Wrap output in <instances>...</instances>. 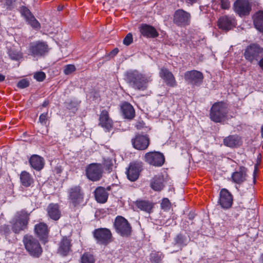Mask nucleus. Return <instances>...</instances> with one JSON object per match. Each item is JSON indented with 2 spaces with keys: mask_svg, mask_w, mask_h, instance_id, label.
Masks as SVG:
<instances>
[{
  "mask_svg": "<svg viewBox=\"0 0 263 263\" xmlns=\"http://www.w3.org/2000/svg\"><path fill=\"white\" fill-rule=\"evenodd\" d=\"M125 80L130 87L143 91L147 89L148 83L153 79L151 74H145L137 70H130L125 72Z\"/></svg>",
  "mask_w": 263,
  "mask_h": 263,
  "instance_id": "1",
  "label": "nucleus"
},
{
  "mask_svg": "<svg viewBox=\"0 0 263 263\" xmlns=\"http://www.w3.org/2000/svg\"><path fill=\"white\" fill-rule=\"evenodd\" d=\"M203 78L202 73L196 70L187 71L184 73L185 81L194 86H200L202 83Z\"/></svg>",
  "mask_w": 263,
  "mask_h": 263,
  "instance_id": "14",
  "label": "nucleus"
},
{
  "mask_svg": "<svg viewBox=\"0 0 263 263\" xmlns=\"http://www.w3.org/2000/svg\"><path fill=\"white\" fill-rule=\"evenodd\" d=\"M81 263H95V259L93 255L85 253L81 257Z\"/></svg>",
  "mask_w": 263,
  "mask_h": 263,
  "instance_id": "38",
  "label": "nucleus"
},
{
  "mask_svg": "<svg viewBox=\"0 0 263 263\" xmlns=\"http://www.w3.org/2000/svg\"><path fill=\"white\" fill-rule=\"evenodd\" d=\"M228 111V105L227 103L223 102L215 103L211 108L210 118L215 122H221L226 117Z\"/></svg>",
  "mask_w": 263,
  "mask_h": 263,
  "instance_id": "3",
  "label": "nucleus"
},
{
  "mask_svg": "<svg viewBox=\"0 0 263 263\" xmlns=\"http://www.w3.org/2000/svg\"><path fill=\"white\" fill-rule=\"evenodd\" d=\"M141 165L139 163H132L126 171L128 179L132 181H136L139 177L141 171Z\"/></svg>",
  "mask_w": 263,
  "mask_h": 263,
  "instance_id": "21",
  "label": "nucleus"
},
{
  "mask_svg": "<svg viewBox=\"0 0 263 263\" xmlns=\"http://www.w3.org/2000/svg\"><path fill=\"white\" fill-rule=\"evenodd\" d=\"M48 112L42 114L39 117V122L44 125H46L48 120Z\"/></svg>",
  "mask_w": 263,
  "mask_h": 263,
  "instance_id": "43",
  "label": "nucleus"
},
{
  "mask_svg": "<svg viewBox=\"0 0 263 263\" xmlns=\"http://www.w3.org/2000/svg\"><path fill=\"white\" fill-rule=\"evenodd\" d=\"M47 212L49 217L54 220H58L61 217V213L58 204H49L47 207Z\"/></svg>",
  "mask_w": 263,
  "mask_h": 263,
  "instance_id": "27",
  "label": "nucleus"
},
{
  "mask_svg": "<svg viewBox=\"0 0 263 263\" xmlns=\"http://www.w3.org/2000/svg\"><path fill=\"white\" fill-rule=\"evenodd\" d=\"M164 179L162 176H155L151 183V187L156 191H160L163 188Z\"/></svg>",
  "mask_w": 263,
  "mask_h": 263,
  "instance_id": "31",
  "label": "nucleus"
},
{
  "mask_svg": "<svg viewBox=\"0 0 263 263\" xmlns=\"http://www.w3.org/2000/svg\"><path fill=\"white\" fill-rule=\"evenodd\" d=\"M149 138L147 135L137 134L132 139L133 147L138 150L143 151L146 149L149 145Z\"/></svg>",
  "mask_w": 263,
  "mask_h": 263,
  "instance_id": "15",
  "label": "nucleus"
},
{
  "mask_svg": "<svg viewBox=\"0 0 263 263\" xmlns=\"http://www.w3.org/2000/svg\"><path fill=\"white\" fill-rule=\"evenodd\" d=\"M93 236L97 243L107 246L112 241V235L110 230L107 228H98L93 232Z\"/></svg>",
  "mask_w": 263,
  "mask_h": 263,
  "instance_id": "9",
  "label": "nucleus"
},
{
  "mask_svg": "<svg viewBox=\"0 0 263 263\" xmlns=\"http://www.w3.org/2000/svg\"><path fill=\"white\" fill-rule=\"evenodd\" d=\"M69 202L76 208L80 205L84 201V194L80 186H74L68 190Z\"/></svg>",
  "mask_w": 263,
  "mask_h": 263,
  "instance_id": "10",
  "label": "nucleus"
},
{
  "mask_svg": "<svg viewBox=\"0 0 263 263\" xmlns=\"http://www.w3.org/2000/svg\"><path fill=\"white\" fill-rule=\"evenodd\" d=\"M233 202L232 196L226 189L221 190L219 194V203L222 208L228 209L231 206Z\"/></svg>",
  "mask_w": 263,
  "mask_h": 263,
  "instance_id": "18",
  "label": "nucleus"
},
{
  "mask_svg": "<svg viewBox=\"0 0 263 263\" xmlns=\"http://www.w3.org/2000/svg\"><path fill=\"white\" fill-rule=\"evenodd\" d=\"M71 251V241L67 237L62 238L59 243L58 253L63 256H67Z\"/></svg>",
  "mask_w": 263,
  "mask_h": 263,
  "instance_id": "26",
  "label": "nucleus"
},
{
  "mask_svg": "<svg viewBox=\"0 0 263 263\" xmlns=\"http://www.w3.org/2000/svg\"><path fill=\"white\" fill-rule=\"evenodd\" d=\"M15 0H5V4L7 6V9H12L14 7Z\"/></svg>",
  "mask_w": 263,
  "mask_h": 263,
  "instance_id": "47",
  "label": "nucleus"
},
{
  "mask_svg": "<svg viewBox=\"0 0 263 263\" xmlns=\"http://www.w3.org/2000/svg\"><path fill=\"white\" fill-rule=\"evenodd\" d=\"M114 227L116 232L122 237H127L131 235L132 228L128 221L121 216H118L114 221Z\"/></svg>",
  "mask_w": 263,
  "mask_h": 263,
  "instance_id": "5",
  "label": "nucleus"
},
{
  "mask_svg": "<svg viewBox=\"0 0 263 263\" xmlns=\"http://www.w3.org/2000/svg\"><path fill=\"white\" fill-rule=\"evenodd\" d=\"M1 231L4 233V235L7 236L10 233V229L8 225H3L2 226Z\"/></svg>",
  "mask_w": 263,
  "mask_h": 263,
  "instance_id": "46",
  "label": "nucleus"
},
{
  "mask_svg": "<svg viewBox=\"0 0 263 263\" xmlns=\"http://www.w3.org/2000/svg\"><path fill=\"white\" fill-rule=\"evenodd\" d=\"M29 82L26 79H22L20 80L17 84V87L23 89L28 87Z\"/></svg>",
  "mask_w": 263,
  "mask_h": 263,
  "instance_id": "41",
  "label": "nucleus"
},
{
  "mask_svg": "<svg viewBox=\"0 0 263 263\" xmlns=\"http://www.w3.org/2000/svg\"><path fill=\"white\" fill-rule=\"evenodd\" d=\"M34 231L35 234L41 240L44 242L46 241L49 232L48 226L46 224L41 222L36 224L35 226Z\"/></svg>",
  "mask_w": 263,
  "mask_h": 263,
  "instance_id": "22",
  "label": "nucleus"
},
{
  "mask_svg": "<svg viewBox=\"0 0 263 263\" xmlns=\"http://www.w3.org/2000/svg\"><path fill=\"white\" fill-rule=\"evenodd\" d=\"M233 9L239 16L248 15L252 10V4L249 0H236L233 5Z\"/></svg>",
  "mask_w": 263,
  "mask_h": 263,
  "instance_id": "12",
  "label": "nucleus"
},
{
  "mask_svg": "<svg viewBox=\"0 0 263 263\" xmlns=\"http://www.w3.org/2000/svg\"><path fill=\"white\" fill-rule=\"evenodd\" d=\"M263 53V48L258 44L252 43L247 47L245 50V59L251 63L257 62Z\"/></svg>",
  "mask_w": 263,
  "mask_h": 263,
  "instance_id": "8",
  "label": "nucleus"
},
{
  "mask_svg": "<svg viewBox=\"0 0 263 263\" xmlns=\"http://www.w3.org/2000/svg\"><path fill=\"white\" fill-rule=\"evenodd\" d=\"M121 110L125 118L132 119L135 117V110L129 103H123L121 106Z\"/></svg>",
  "mask_w": 263,
  "mask_h": 263,
  "instance_id": "28",
  "label": "nucleus"
},
{
  "mask_svg": "<svg viewBox=\"0 0 263 263\" xmlns=\"http://www.w3.org/2000/svg\"><path fill=\"white\" fill-rule=\"evenodd\" d=\"M189 218L190 219H192L193 218V216L192 215L190 214L189 215Z\"/></svg>",
  "mask_w": 263,
  "mask_h": 263,
  "instance_id": "59",
  "label": "nucleus"
},
{
  "mask_svg": "<svg viewBox=\"0 0 263 263\" xmlns=\"http://www.w3.org/2000/svg\"><path fill=\"white\" fill-rule=\"evenodd\" d=\"M61 168H57V172L58 173H61Z\"/></svg>",
  "mask_w": 263,
  "mask_h": 263,
  "instance_id": "57",
  "label": "nucleus"
},
{
  "mask_svg": "<svg viewBox=\"0 0 263 263\" xmlns=\"http://www.w3.org/2000/svg\"><path fill=\"white\" fill-rule=\"evenodd\" d=\"M104 165L106 169L108 171H110L112 169V163L111 160H107L105 161Z\"/></svg>",
  "mask_w": 263,
  "mask_h": 263,
  "instance_id": "48",
  "label": "nucleus"
},
{
  "mask_svg": "<svg viewBox=\"0 0 263 263\" xmlns=\"http://www.w3.org/2000/svg\"><path fill=\"white\" fill-rule=\"evenodd\" d=\"M76 69V68L74 65H67L64 67V72L65 74L68 75L74 72Z\"/></svg>",
  "mask_w": 263,
  "mask_h": 263,
  "instance_id": "39",
  "label": "nucleus"
},
{
  "mask_svg": "<svg viewBox=\"0 0 263 263\" xmlns=\"http://www.w3.org/2000/svg\"><path fill=\"white\" fill-rule=\"evenodd\" d=\"M191 20V14L181 9L175 11L173 15V22L178 26H188L190 24Z\"/></svg>",
  "mask_w": 263,
  "mask_h": 263,
  "instance_id": "11",
  "label": "nucleus"
},
{
  "mask_svg": "<svg viewBox=\"0 0 263 263\" xmlns=\"http://www.w3.org/2000/svg\"><path fill=\"white\" fill-rule=\"evenodd\" d=\"M136 127H137V128L138 129H140L141 128H143V122H138L137 125H136Z\"/></svg>",
  "mask_w": 263,
  "mask_h": 263,
  "instance_id": "50",
  "label": "nucleus"
},
{
  "mask_svg": "<svg viewBox=\"0 0 263 263\" xmlns=\"http://www.w3.org/2000/svg\"><path fill=\"white\" fill-rule=\"evenodd\" d=\"M160 77L164 80L166 84L171 87L176 86L177 82L173 73L165 68L161 69Z\"/></svg>",
  "mask_w": 263,
  "mask_h": 263,
  "instance_id": "19",
  "label": "nucleus"
},
{
  "mask_svg": "<svg viewBox=\"0 0 263 263\" xmlns=\"http://www.w3.org/2000/svg\"><path fill=\"white\" fill-rule=\"evenodd\" d=\"M133 42V35L131 33H128L124 37L123 43L126 46L129 45Z\"/></svg>",
  "mask_w": 263,
  "mask_h": 263,
  "instance_id": "42",
  "label": "nucleus"
},
{
  "mask_svg": "<svg viewBox=\"0 0 263 263\" xmlns=\"http://www.w3.org/2000/svg\"><path fill=\"white\" fill-rule=\"evenodd\" d=\"M46 78L45 73L43 71L37 72L34 74V78L37 81L42 82L45 80Z\"/></svg>",
  "mask_w": 263,
  "mask_h": 263,
  "instance_id": "40",
  "label": "nucleus"
},
{
  "mask_svg": "<svg viewBox=\"0 0 263 263\" xmlns=\"http://www.w3.org/2000/svg\"><path fill=\"white\" fill-rule=\"evenodd\" d=\"M252 19L255 28L263 33V11L256 12L252 16Z\"/></svg>",
  "mask_w": 263,
  "mask_h": 263,
  "instance_id": "25",
  "label": "nucleus"
},
{
  "mask_svg": "<svg viewBox=\"0 0 263 263\" xmlns=\"http://www.w3.org/2000/svg\"><path fill=\"white\" fill-rule=\"evenodd\" d=\"M144 160L150 165L159 167L164 164L165 158L162 153L154 151L146 153L144 155Z\"/></svg>",
  "mask_w": 263,
  "mask_h": 263,
  "instance_id": "13",
  "label": "nucleus"
},
{
  "mask_svg": "<svg viewBox=\"0 0 263 263\" xmlns=\"http://www.w3.org/2000/svg\"><path fill=\"white\" fill-rule=\"evenodd\" d=\"M258 65L263 70V57L258 61Z\"/></svg>",
  "mask_w": 263,
  "mask_h": 263,
  "instance_id": "52",
  "label": "nucleus"
},
{
  "mask_svg": "<svg viewBox=\"0 0 263 263\" xmlns=\"http://www.w3.org/2000/svg\"><path fill=\"white\" fill-rule=\"evenodd\" d=\"M25 248L29 254L34 257H39L42 252V248L39 240L32 235H26L23 238Z\"/></svg>",
  "mask_w": 263,
  "mask_h": 263,
  "instance_id": "4",
  "label": "nucleus"
},
{
  "mask_svg": "<svg viewBox=\"0 0 263 263\" xmlns=\"http://www.w3.org/2000/svg\"><path fill=\"white\" fill-rule=\"evenodd\" d=\"M170 200L167 198H164L161 203V208L163 209H167L170 205Z\"/></svg>",
  "mask_w": 263,
  "mask_h": 263,
  "instance_id": "45",
  "label": "nucleus"
},
{
  "mask_svg": "<svg viewBox=\"0 0 263 263\" xmlns=\"http://www.w3.org/2000/svg\"><path fill=\"white\" fill-rule=\"evenodd\" d=\"M49 104V101H45L43 104H42V106L43 107H46Z\"/></svg>",
  "mask_w": 263,
  "mask_h": 263,
  "instance_id": "53",
  "label": "nucleus"
},
{
  "mask_svg": "<svg viewBox=\"0 0 263 263\" xmlns=\"http://www.w3.org/2000/svg\"><path fill=\"white\" fill-rule=\"evenodd\" d=\"M29 220V214L25 210L17 212L10 223L12 229L15 233H19L27 228Z\"/></svg>",
  "mask_w": 263,
  "mask_h": 263,
  "instance_id": "2",
  "label": "nucleus"
},
{
  "mask_svg": "<svg viewBox=\"0 0 263 263\" xmlns=\"http://www.w3.org/2000/svg\"><path fill=\"white\" fill-rule=\"evenodd\" d=\"M10 58L12 60L18 61L23 58V54L15 50H10L8 51Z\"/></svg>",
  "mask_w": 263,
  "mask_h": 263,
  "instance_id": "36",
  "label": "nucleus"
},
{
  "mask_svg": "<svg viewBox=\"0 0 263 263\" xmlns=\"http://www.w3.org/2000/svg\"><path fill=\"white\" fill-rule=\"evenodd\" d=\"M235 17L228 15L221 16L217 22V25L219 28L226 31L230 30L235 27Z\"/></svg>",
  "mask_w": 263,
  "mask_h": 263,
  "instance_id": "17",
  "label": "nucleus"
},
{
  "mask_svg": "<svg viewBox=\"0 0 263 263\" xmlns=\"http://www.w3.org/2000/svg\"><path fill=\"white\" fill-rule=\"evenodd\" d=\"M260 261L261 263H263V253L261 254L260 256Z\"/></svg>",
  "mask_w": 263,
  "mask_h": 263,
  "instance_id": "56",
  "label": "nucleus"
},
{
  "mask_svg": "<svg viewBox=\"0 0 263 263\" xmlns=\"http://www.w3.org/2000/svg\"><path fill=\"white\" fill-rule=\"evenodd\" d=\"M99 125L108 132L112 128V120L109 117V114L106 110H103L100 115Z\"/></svg>",
  "mask_w": 263,
  "mask_h": 263,
  "instance_id": "20",
  "label": "nucleus"
},
{
  "mask_svg": "<svg viewBox=\"0 0 263 263\" xmlns=\"http://www.w3.org/2000/svg\"><path fill=\"white\" fill-rule=\"evenodd\" d=\"M29 163L31 167L36 171H40L44 165V159L36 155H33L30 157Z\"/></svg>",
  "mask_w": 263,
  "mask_h": 263,
  "instance_id": "29",
  "label": "nucleus"
},
{
  "mask_svg": "<svg viewBox=\"0 0 263 263\" xmlns=\"http://www.w3.org/2000/svg\"><path fill=\"white\" fill-rule=\"evenodd\" d=\"M189 240L187 237L182 234H179L174 238V245L179 247L181 250L182 248L187 245Z\"/></svg>",
  "mask_w": 263,
  "mask_h": 263,
  "instance_id": "34",
  "label": "nucleus"
},
{
  "mask_svg": "<svg viewBox=\"0 0 263 263\" xmlns=\"http://www.w3.org/2000/svg\"><path fill=\"white\" fill-rule=\"evenodd\" d=\"M5 79V76H4L2 74H0V82H3V81H4Z\"/></svg>",
  "mask_w": 263,
  "mask_h": 263,
  "instance_id": "54",
  "label": "nucleus"
},
{
  "mask_svg": "<svg viewBox=\"0 0 263 263\" xmlns=\"http://www.w3.org/2000/svg\"><path fill=\"white\" fill-rule=\"evenodd\" d=\"M139 29L141 34L147 37L154 38L158 35V33L156 29L147 24H142L139 27Z\"/></svg>",
  "mask_w": 263,
  "mask_h": 263,
  "instance_id": "24",
  "label": "nucleus"
},
{
  "mask_svg": "<svg viewBox=\"0 0 263 263\" xmlns=\"http://www.w3.org/2000/svg\"><path fill=\"white\" fill-rule=\"evenodd\" d=\"M103 167L100 163H93L87 165L85 169L87 178L90 181H99L103 176Z\"/></svg>",
  "mask_w": 263,
  "mask_h": 263,
  "instance_id": "6",
  "label": "nucleus"
},
{
  "mask_svg": "<svg viewBox=\"0 0 263 263\" xmlns=\"http://www.w3.org/2000/svg\"><path fill=\"white\" fill-rule=\"evenodd\" d=\"M20 11L22 15L25 18L26 21L32 28L36 29H39L41 28L40 23L27 7L25 6L21 7Z\"/></svg>",
  "mask_w": 263,
  "mask_h": 263,
  "instance_id": "16",
  "label": "nucleus"
},
{
  "mask_svg": "<svg viewBox=\"0 0 263 263\" xmlns=\"http://www.w3.org/2000/svg\"><path fill=\"white\" fill-rule=\"evenodd\" d=\"M185 2L189 4L193 5L194 3H197L198 0H185Z\"/></svg>",
  "mask_w": 263,
  "mask_h": 263,
  "instance_id": "51",
  "label": "nucleus"
},
{
  "mask_svg": "<svg viewBox=\"0 0 263 263\" xmlns=\"http://www.w3.org/2000/svg\"><path fill=\"white\" fill-rule=\"evenodd\" d=\"M119 49L117 48H114L110 52V55L111 57H114L117 54V53L119 52Z\"/></svg>",
  "mask_w": 263,
  "mask_h": 263,
  "instance_id": "49",
  "label": "nucleus"
},
{
  "mask_svg": "<svg viewBox=\"0 0 263 263\" xmlns=\"http://www.w3.org/2000/svg\"><path fill=\"white\" fill-rule=\"evenodd\" d=\"M49 50V48L46 42L38 41L31 43L29 46V54L34 57L45 56Z\"/></svg>",
  "mask_w": 263,
  "mask_h": 263,
  "instance_id": "7",
  "label": "nucleus"
},
{
  "mask_svg": "<svg viewBox=\"0 0 263 263\" xmlns=\"http://www.w3.org/2000/svg\"><path fill=\"white\" fill-rule=\"evenodd\" d=\"M108 196V194L104 187L99 186L95 190V197L98 202H106L107 200Z\"/></svg>",
  "mask_w": 263,
  "mask_h": 263,
  "instance_id": "30",
  "label": "nucleus"
},
{
  "mask_svg": "<svg viewBox=\"0 0 263 263\" xmlns=\"http://www.w3.org/2000/svg\"><path fill=\"white\" fill-rule=\"evenodd\" d=\"M247 168L245 167H240L239 170L234 172L232 175V181L237 183L241 184L246 180Z\"/></svg>",
  "mask_w": 263,
  "mask_h": 263,
  "instance_id": "23",
  "label": "nucleus"
},
{
  "mask_svg": "<svg viewBox=\"0 0 263 263\" xmlns=\"http://www.w3.org/2000/svg\"><path fill=\"white\" fill-rule=\"evenodd\" d=\"M223 142L225 146L234 147L239 145V139L236 135H230L224 138Z\"/></svg>",
  "mask_w": 263,
  "mask_h": 263,
  "instance_id": "32",
  "label": "nucleus"
},
{
  "mask_svg": "<svg viewBox=\"0 0 263 263\" xmlns=\"http://www.w3.org/2000/svg\"><path fill=\"white\" fill-rule=\"evenodd\" d=\"M261 136L262 138H263V125L261 126Z\"/></svg>",
  "mask_w": 263,
  "mask_h": 263,
  "instance_id": "55",
  "label": "nucleus"
},
{
  "mask_svg": "<svg viewBox=\"0 0 263 263\" xmlns=\"http://www.w3.org/2000/svg\"><path fill=\"white\" fill-rule=\"evenodd\" d=\"M20 180L22 184L28 187L33 183V179L30 174L26 171H23L20 174Z\"/></svg>",
  "mask_w": 263,
  "mask_h": 263,
  "instance_id": "33",
  "label": "nucleus"
},
{
  "mask_svg": "<svg viewBox=\"0 0 263 263\" xmlns=\"http://www.w3.org/2000/svg\"><path fill=\"white\" fill-rule=\"evenodd\" d=\"M220 6L222 9H229L230 7V2L229 0H220Z\"/></svg>",
  "mask_w": 263,
  "mask_h": 263,
  "instance_id": "44",
  "label": "nucleus"
},
{
  "mask_svg": "<svg viewBox=\"0 0 263 263\" xmlns=\"http://www.w3.org/2000/svg\"><path fill=\"white\" fill-rule=\"evenodd\" d=\"M163 255L161 252L152 253L151 254V261L154 263H159L163 258Z\"/></svg>",
  "mask_w": 263,
  "mask_h": 263,
  "instance_id": "37",
  "label": "nucleus"
},
{
  "mask_svg": "<svg viewBox=\"0 0 263 263\" xmlns=\"http://www.w3.org/2000/svg\"><path fill=\"white\" fill-rule=\"evenodd\" d=\"M111 189V186H108L106 187V189H105L106 190H107V191H109Z\"/></svg>",
  "mask_w": 263,
  "mask_h": 263,
  "instance_id": "58",
  "label": "nucleus"
},
{
  "mask_svg": "<svg viewBox=\"0 0 263 263\" xmlns=\"http://www.w3.org/2000/svg\"><path fill=\"white\" fill-rule=\"evenodd\" d=\"M136 205L137 207L141 210L144 211L149 213H151L153 208V205L152 203L145 200L137 201L136 202Z\"/></svg>",
  "mask_w": 263,
  "mask_h": 263,
  "instance_id": "35",
  "label": "nucleus"
}]
</instances>
